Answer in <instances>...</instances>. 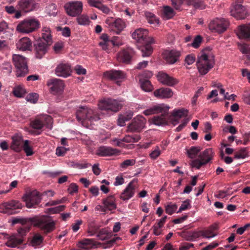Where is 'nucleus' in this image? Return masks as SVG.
<instances>
[{
  "label": "nucleus",
  "mask_w": 250,
  "mask_h": 250,
  "mask_svg": "<svg viewBox=\"0 0 250 250\" xmlns=\"http://www.w3.org/2000/svg\"><path fill=\"white\" fill-rule=\"evenodd\" d=\"M215 59L210 48L202 50L198 56L196 66L199 74L201 75L207 74L214 66Z\"/></svg>",
  "instance_id": "nucleus-1"
},
{
  "label": "nucleus",
  "mask_w": 250,
  "mask_h": 250,
  "mask_svg": "<svg viewBox=\"0 0 250 250\" xmlns=\"http://www.w3.org/2000/svg\"><path fill=\"white\" fill-rule=\"evenodd\" d=\"M124 105V101L111 98L104 99L98 104V107L101 110H104L108 113L118 112Z\"/></svg>",
  "instance_id": "nucleus-2"
},
{
  "label": "nucleus",
  "mask_w": 250,
  "mask_h": 250,
  "mask_svg": "<svg viewBox=\"0 0 250 250\" xmlns=\"http://www.w3.org/2000/svg\"><path fill=\"white\" fill-rule=\"evenodd\" d=\"M40 26L39 20L35 18H27L20 21L17 25L16 30L20 33L29 34L38 30Z\"/></svg>",
  "instance_id": "nucleus-3"
},
{
  "label": "nucleus",
  "mask_w": 250,
  "mask_h": 250,
  "mask_svg": "<svg viewBox=\"0 0 250 250\" xmlns=\"http://www.w3.org/2000/svg\"><path fill=\"white\" fill-rule=\"evenodd\" d=\"M31 221L34 226L46 233L51 232L55 229V222L46 216L32 218Z\"/></svg>",
  "instance_id": "nucleus-4"
},
{
  "label": "nucleus",
  "mask_w": 250,
  "mask_h": 250,
  "mask_svg": "<svg viewBox=\"0 0 250 250\" xmlns=\"http://www.w3.org/2000/svg\"><path fill=\"white\" fill-rule=\"evenodd\" d=\"M77 118L78 120L82 123L83 125L86 120L90 122L99 120L100 118L94 110L86 106H81L77 111Z\"/></svg>",
  "instance_id": "nucleus-5"
},
{
  "label": "nucleus",
  "mask_w": 250,
  "mask_h": 250,
  "mask_svg": "<svg viewBox=\"0 0 250 250\" xmlns=\"http://www.w3.org/2000/svg\"><path fill=\"white\" fill-rule=\"evenodd\" d=\"M214 154L212 148H207L199 154L198 159L192 160L190 165L192 167L199 169L201 167L208 164L212 159Z\"/></svg>",
  "instance_id": "nucleus-6"
},
{
  "label": "nucleus",
  "mask_w": 250,
  "mask_h": 250,
  "mask_svg": "<svg viewBox=\"0 0 250 250\" xmlns=\"http://www.w3.org/2000/svg\"><path fill=\"white\" fill-rule=\"evenodd\" d=\"M12 61L16 69L17 77H24L28 72L26 58L20 55L14 54Z\"/></svg>",
  "instance_id": "nucleus-7"
},
{
  "label": "nucleus",
  "mask_w": 250,
  "mask_h": 250,
  "mask_svg": "<svg viewBox=\"0 0 250 250\" xmlns=\"http://www.w3.org/2000/svg\"><path fill=\"white\" fill-rule=\"evenodd\" d=\"M229 25L228 20L223 18H216L210 21L208 27L212 33L221 34L227 29Z\"/></svg>",
  "instance_id": "nucleus-8"
},
{
  "label": "nucleus",
  "mask_w": 250,
  "mask_h": 250,
  "mask_svg": "<svg viewBox=\"0 0 250 250\" xmlns=\"http://www.w3.org/2000/svg\"><path fill=\"white\" fill-rule=\"evenodd\" d=\"M22 199L28 208H35L42 200L41 195L36 190L26 192L22 196Z\"/></svg>",
  "instance_id": "nucleus-9"
},
{
  "label": "nucleus",
  "mask_w": 250,
  "mask_h": 250,
  "mask_svg": "<svg viewBox=\"0 0 250 250\" xmlns=\"http://www.w3.org/2000/svg\"><path fill=\"white\" fill-rule=\"evenodd\" d=\"M132 37L137 42L141 43H154L152 37L148 36V31L144 28H138L132 34Z\"/></svg>",
  "instance_id": "nucleus-10"
},
{
  "label": "nucleus",
  "mask_w": 250,
  "mask_h": 250,
  "mask_svg": "<svg viewBox=\"0 0 250 250\" xmlns=\"http://www.w3.org/2000/svg\"><path fill=\"white\" fill-rule=\"evenodd\" d=\"M4 239L6 241L5 243V246L11 248H19V246L21 245L24 239L21 237H19L18 234L16 233L7 234L2 233Z\"/></svg>",
  "instance_id": "nucleus-11"
},
{
  "label": "nucleus",
  "mask_w": 250,
  "mask_h": 250,
  "mask_svg": "<svg viewBox=\"0 0 250 250\" xmlns=\"http://www.w3.org/2000/svg\"><path fill=\"white\" fill-rule=\"evenodd\" d=\"M104 77L105 79L115 81L118 85H120V83L125 78L126 75L123 71L112 69L104 72Z\"/></svg>",
  "instance_id": "nucleus-12"
},
{
  "label": "nucleus",
  "mask_w": 250,
  "mask_h": 250,
  "mask_svg": "<svg viewBox=\"0 0 250 250\" xmlns=\"http://www.w3.org/2000/svg\"><path fill=\"white\" fill-rule=\"evenodd\" d=\"M53 123L52 118L48 115H43L33 121L31 125L33 128L41 129L44 125L47 128L51 129Z\"/></svg>",
  "instance_id": "nucleus-13"
},
{
  "label": "nucleus",
  "mask_w": 250,
  "mask_h": 250,
  "mask_svg": "<svg viewBox=\"0 0 250 250\" xmlns=\"http://www.w3.org/2000/svg\"><path fill=\"white\" fill-rule=\"evenodd\" d=\"M146 119L142 115H138L133 119L128 125L127 130L131 132H140L146 126Z\"/></svg>",
  "instance_id": "nucleus-14"
},
{
  "label": "nucleus",
  "mask_w": 250,
  "mask_h": 250,
  "mask_svg": "<svg viewBox=\"0 0 250 250\" xmlns=\"http://www.w3.org/2000/svg\"><path fill=\"white\" fill-rule=\"evenodd\" d=\"M83 7L82 2L79 0L69 2L64 6L67 14L73 17L80 15L82 12Z\"/></svg>",
  "instance_id": "nucleus-15"
},
{
  "label": "nucleus",
  "mask_w": 250,
  "mask_h": 250,
  "mask_svg": "<svg viewBox=\"0 0 250 250\" xmlns=\"http://www.w3.org/2000/svg\"><path fill=\"white\" fill-rule=\"evenodd\" d=\"M247 12L245 7L238 1L234 2L230 9V14L237 20H242L246 18Z\"/></svg>",
  "instance_id": "nucleus-16"
},
{
  "label": "nucleus",
  "mask_w": 250,
  "mask_h": 250,
  "mask_svg": "<svg viewBox=\"0 0 250 250\" xmlns=\"http://www.w3.org/2000/svg\"><path fill=\"white\" fill-rule=\"evenodd\" d=\"M47 85L49 86L51 93L54 95L62 93L64 87L63 81L58 79L49 80L47 82Z\"/></svg>",
  "instance_id": "nucleus-17"
},
{
  "label": "nucleus",
  "mask_w": 250,
  "mask_h": 250,
  "mask_svg": "<svg viewBox=\"0 0 250 250\" xmlns=\"http://www.w3.org/2000/svg\"><path fill=\"white\" fill-rule=\"evenodd\" d=\"M17 6L21 11L27 13L35 10L37 7V3L34 0H20Z\"/></svg>",
  "instance_id": "nucleus-18"
},
{
  "label": "nucleus",
  "mask_w": 250,
  "mask_h": 250,
  "mask_svg": "<svg viewBox=\"0 0 250 250\" xmlns=\"http://www.w3.org/2000/svg\"><path fill=\"white\" fill-rule=\"evenodd\" d=\"M169 108V107L168 105L164 104H156L144 110L143 113L146 116H149L160 112L166 113L168 111Z\"/></svg>",
  "instance_id": "nucleus-19"
},
{
  "label": "nucleus",
  "mask_w": 250,
  "mask_h": 250,
  "mask_svg": "<svg viewBox=\"0 0 250 250\" xmlns=\"http://www.w3.org/2000/svg\"><path fill=\"white\" fill-rule=\"evenodd\" d=\"M163 55V58L167 62L172 64L178 61L181 52L176 50H166Z\"/></svg>",
  "instance_id": "nucleus-20"
},
{
  "label": "nucleus",
  "mask_w": 250,
  "mask_h": 250,
  "mask_svg": "<svg viewBox=\"0 0 250 250\" xmlns=\"http://www.w3.org/2000/svg\"><path fill=\"white\" fill-rule=\"evenodd\" d=\"M134 54V52L131 48H127L119 52L117 54V59L120 62L129 63Z\"/></svg>",
  "instance_id": "nucleus-21"
},
{
  "label": "nucleus",
  "mask_w": 250,
  "mask_h": 250,
  "mask_svg": "<svg viewBox=\"0 0 250 250\" xmlns=\"http://www.w3.org/2000/svg\"><path fill=\"white\" fill-rule=\"evenodd\" d=\"M157 78L162 84L170 86H173L178 83L177 80L163 72L158 73Z\"/></svg>",
  "instance_id": "nucleus-22"
},
{
  "label": "nucleus",
  "mask_w": 250,
  "mask_h": 250,
  "mask_svg": "<svg viewBox=\"0 0 250 250\" xmlns=\"http://www.w3.org/2000/svg\"><path fill=\"white\" fill-rule=\"evenodd\" d=\"M136 188L134 181H131L121 193L120 198L124 201L129 200L134 196Z\"/></svg>",
  "instance_id": "nucleus-23"
},
{
  "label": "nucleus",
  "mask_w": 250,
  "mask_h": 250,
  "mask_svg": "<svg viewBox=\"0 0 250 250\" xmlns=\"http://www.w3.org/2000/svg\"><path fill=\"white\" fill-rule=\"evenodd\" d=\"M71 73V66L67 63H61L55 69V73L58 76L67 77Z\"/></svg>",
  "instance_id": "nucleus-24"
},
{
  "label": "nucleus",
  "mask_w": 250,
  "mask_h": 250,
  "mask_svg": "<svg viewBox=\"0 0 250 250\" xmlns=\"http://www.w3.org/2000/svg\"><path fill=\"white\" fill-rule=\"evenodd\" d=\"M3 206L5 209V212L10 214H15L17 212V209L22 208L21 204L18 201L12 200L3 204Z\"/></svg>",
  "instance_id": "nucleus-25"
},
{
  "label": "nucleus",
  "mask_w": 250,
  "mask_h": 250,
  "mask_svg": "<svg viewBox=\"0 0 250 250\" xmlns=\"http://www.w3.org/2000/svg\"><path fill=\"white\" fill-rule=\"evenodd\" d=\"M120 151L116 148L109 146H102L98 148L96 154L100 156H109L114 155H118Z\"/></svg>",
  "instance_id": "nucleus-26"
},
{
  "label": "nucleus",
  "mask_w": 250,
  "mask_h": 250,
  "mask_svg": "<svg viewBox=\"0 0 250 250\" xmlns=\"http://www.w3.org/2000/svg\"><path fill=\"white\" fill-rule=\"evenodd\" d=\"M237 35L240 39L250 41V24L240 26Z\"/></svg>",
  "instance_id": "nucleus-27"
},
{
  "label": "nucleus",
  "mask_w": 250,
  "mask_h": 250,
  "mask_svg": "<svg viewBox=\"0 0 250 250\" xmlns=\"http://www.w3.org/2000/svg\"><path fill=\"white\" fill-rule=\"evenodd\" d=\"M154 95L158 98L166 99L171 98L173 93L169 88H161L156 90L154 92Z\"/></svg>",
  "instance_id": "nucleus-28"
},
{
  "label": "nucleus",
  "mask_w": 250,
  "mask_h": 250,
  "mask_svg": "<svg viewBox=\"0 0 250 250\" xmlns=\"http://www.w3.org/2000/svg\"><path fill=\"white\" fill-rule=\"evenodd\" d=\"M111 29L119 34L126 26L125 22L121 19L118 18L109 24Z\"/></svg>",
  "instance_id": "nucleus-29"
},
{
  "label": "nucleus",
  "mask_w": 250,
  "mask_h": 250,
  "mask_svg": "<svg viewBox=\"0 0 250 250\" xmlns=\"http://www.w3.org/2000/svg\"><path fill=\"white\" fill-rule=\"evenodd\" d=\"M17 47L21 51L31 50L32 47V42L27 37L22 38L17 43Z\"/></svg>",
  "instance_id": "nucleus-30"
},
{
  "label": "nucleus",
  "mask_w": 250,
  "mask_h": 250,
  "mask_svg": "<svg viewBox=\"0 0 250 250\" xmlns=\"http://www.w3.org/2000/svg\"><path fill=\"white\" fill-rule=\"evenodd\" d=\"M160 113L162 114L161 115L153 117L150 120L151 122L158 126L166 125L167 124L168 111L166 113L160 112Z\"/></svg>",
  "instance_id": "nucleus-31"
},
{
  "label": "nucleus",
  "mask_w": 250,
  "mask_h": 250,
  "mask_svg": "<svg viewBox=\"0 0 250 250\" xmlns=\"http://www.w3.org/2000/svg\"><path fill=\"white\" fill-rule=\"evenodd\" d=\"M46 42L44 43L42 41H37L35 44V49L36 52V57L39 59L42 58L46 52Z\"/></svg>",
  "instance_id": "nucleus-32"
},
{
  "label": "nucleus",
  "mask_w": 250,
  "mask_h": 250,
  "mask_svg": "<svg viewBox=\"0 0 250 250\" xmlns=\"http://www.w3.org/2000/svg\"><path fill=\"white\" fill-rule=\"evenodd\" d=\"M23 139L21 136L16 135L12 137V144L11 147L15 151L19 152L21 151L23 144Z\"/></svg>",
  "instance_id": "nucleus-33"
},
{
  "label": "nucleus",
  "mask_w": 250,
  "mask_h": 250,
  "mask_svg": "<svg viewBox=\"0 0 250 250\" xmlns=\"http://www.w3.org/2000/svg\"><path fill=\"white\" fill-rule=\"evenodd\" d=\"M77 246L82 249L88 250L95 247L96 244L92 239H84L78 242Z\"/></svg>",
  "instance_id": "nucleus-34"
},
{
  "label": "nucleus",
  "mask_w": 250,
  "mask_h": 250,
  "mask_svg": "<svg viewBox=\"0 0 250 250\" xmlns=\"http://www.w3.org/2000/svg\"><path fill=\"white\" fill-rule=\"evenodd\" d=\"M42 38L46 43L50 44L52 42L51 30L49 27L43 26L42 29Z\"/></svg>",
  "instance_id": "nucleus-35"
},
{
  "label": "nucleus",
  "mask_w": 250,
  "mask_h": 250,
  "mask_svg": "<svg viewBox=\"0 0 250 250\" xmlns=\"http://www.w3.org/2000/svg\"><path fill=\"white\" fill-rule=\"evenodd\" d=\"M43 240V237L40 234H35L31 238L29 245L35 248L39 247L42 244Z\"/></svg>",
  "instance_id": "nucleus-36"
},
{
  "label": "nucleus",
  "mask_w": 250,
  "mask_h": 250,
  "mask_svg": "<svg viewBox=\"0 0 250 250\" xmlns=\"http://www.w3.org/2000/svg\"><path fill=\"white\" fill-rule=\"evenodd\" d=\"M103 203L104 208L109 210L115 209L117 207L115 200L113 197H109L106 199L104 200Z\"/></svg>",
  "instance_id": "nucleus-37"
},
{
  "label": "nucleus",
  "mask_w": 250,
  "mask_h": 250,
  "mask_svg": "<svg viewBox=\"0 0 250 250\" xmlns=\"http://www.w3.org/2000/svg\"><path fill=\"white\" fill-rule=\"evenodd\" d=\"M133 116V112L129 111L127 114H123L119 116L118 120V124L120 126H124L125 125V122L130 120Z\"/></svg>",
  "instance_id": "nucleus-38"
},
{
  "label": "nucleus",
  "mask_w": 250,
  "mask_h": 250,
  "mask_svg": "<svg viewBox=\"0 0 250 250\" xmlns=\"http://www.w3.org/2000/svg\"><path fill=\"white\" fill-rule=\"evenodd\" d=\"M26 93V91L23 85H19L14 87L13 93L15 96L19 98L23 97Z\"/></svg>",
  "instance_id": "nucleus-39"
},
{
  "label": "nucleus",
  "mask_w": 250,
  "mask_h": 250,
  "mask_svg": "<svg viewBox=\"0 0 250 250\" xmlns=\"http://www.w3.org/2000/svg\"><path fill=\"white\" fill-rule=\"evenodd\" d=\"M141 87L145 92H150L153 89V86L149 80H139Z\"/></svg>",
  "instance_id": "nucleus-40"
},
{
  "label": "nucleus",
  "mask_w": 250,
  "mask_h": 250,
  "mask_svg": "<svg viewBox=\"0 0 250 250\" xmlns=\"http://www.w3.org/2000/svg\"><path fill=\"white\" fill-rule=\"evenodd\" d=\"M152 43H144L145 45L141 49L143 57L149 56L153 52V48L151 45Z\"/></svg>",
  "instance_id": "nucleus-41"
},
{
  "label": "nucleus",
  "mask_w": 250,
  "mask_h": 250,
  "mask_svg": "<svg viewBox=\"0 0 250 250\" xmlns=\"http://www.w3.org/2000/svg\"><path fill=\"white\" fill-rule=\"evenodd\" d=\"M215 229V227L211 226L208 229L201 230V236L208 239L215 237L216 235V234L214 233L213 231Z\"/></svg>",
  "instance_id": "nucleus-42"
},
{
  "label": "nucleus",
  "mask_w": 250,
  "mask_h": 250,
  "mask_svg": "<svg viewBox=\"0 0 250 250\" xmlns=\"http://www.w3.org/2000/svg\"><path fill=\"white\" fill-rule=\"evenodd\" d=\"M188 114V111L187 109L182 108L178 110H174L172 113V115L174 118L179 119L182 117L187 116Z\"/></svg>",
  "instance_id": "nucleus-43"
},
{
  "label": "nucleus",
  "mask_w": 250,
  "mask_h": 250,
  "mask_svg": "<svg viewBox=\"0 0 250 250\" xmlns=\"http://www.w3.org/2000/svg\"><path fill=\"white\" fill-rule=\"evenodd\" d=\"M201 150V148L197 146H192L187 151L188 157L191 159H193L196 157Z\"/></svg>",
  "instance_id": "nucleus-44"
},
{
  "label": "nucleus",
  "mask_w": 250,
  "mask_h": 250,
  "mask_svg": "<svg viewBox=\"0 0 250 250\" xmlns=\"http://www.w3.org/2000/svg\"><path fill=\"white\" fill-rule=\"evenodd\" d=\"M141 139L140 135L135 134L133 135H126L123 138L124 142L126 143L138 142Z\"/></svg>",
  "instance_id": "nucleus-45"
},
{
  "label": "nucleus",
  "mask_w": 250,
  "mask_h": 250,
  "mask_svg": "<svg viewBox=\"0 0 250 250\" xmlns=\"http://www.w3.org/2000/svg\"><path fill=\"white\" fill-rule=\"evenodd\" d=\"M161 150L160 147L156 146L149 153V157L152 160H156L161 154Z\"/></svg>",
  "instance_id": "nucleus-46"
},
{
  "label": "nucleus",
  "mask_w": 250,
  "mask_h": 250,
  "mask_svg": "<svg viewBox=\"0 0 250 250\" xmlns=\"http://www.w3.org/2000/svg\"><path fill=\"white\" fill-rule=\"evenodd\" d=\"M201 231L189 232L187 234L186 239L188 241H194L201 236Z\"/></svg>",
  "instance_id": "nucleus-47"
},
{
  "label": "nucleus",
  "mask_w": 250,
  "mask_h": 250,
  "mask_svg": "<svg viewBox=\"0 0 250 250\" xmlns=\"http://www.w3.org/2000/svg\"><path fill=\"white\" fill-rule=\"evenodd\" d=\"M163 13L165 17L167 19L172 18L175 14L173 9L168 6L164 7Z\"/></svg>",
  "instance_id": "nucleus-48"
},
{
  "label": "nucleus",
  "mask_w": 250,
  "mask_h": 250,
  "mask_svg": "<svg viewBox=\"0 0 250 250\" xmlns=\"http://www.w3.org/2000/svg\"><path fill=\"white\" fill-rule=\"evenodd\" d=\"M29 143V141L26 140L24 141V144L22 146L23 149L27 156H31L34 153L33 149L30 146Z\"/></svg>",
  "instance_id": "nucleus-49"
},
{
  "label": "nucleus",
  "mask_w": 250,
  "mask_h": 250,
  "mask_svg": "<svg viewBox=\"0 0 250 250\" xmlns=\"http://www.w3.org/2000/svg\"><path fill=\"white\" fill-rule=\"evenodd\" d=\"M146 18L147 19L148 22L150 24H159V20L157 19L156 16L150 12H146L145 13Z\"/></svg>",
  "instance_id": "nucleus-50"
},
{
  "label": "nucleus",
  "mask_w": 250,
  "mask_h": 250,
  "mask_svg": "<svg viewBox=\"0 0 250 250\" xmlns=\"http://www.w3.org/2000/svg\"><path fill=\"white\" fill-rule=\"evenodd\" d=\"M177 208V206L171 203H168L165 207L166 212L169 215H172L174 213Z\"/></svg>",
  "instance_id": "nucleus-51"
},
{
  "label": "nucleus",
  "mask_w": 250,
  "mask_h": 250,
  "mask_svg": "<svg viewBox=\"0 0 250 250\" xmlns=\"http://www.w3.org/2000/svg\"><path fill=\"white\" fill-rule=\"evenodd\" d=\"M39 96L35 93H31L27 95L26 97V100L31 103H36L38 100Z\"/></svg>",
  "instance_id": "nucleus-52"
},
{
  "label": "nucleus",
  "mask_w": 250,
  "mask_h": 250,
  "mask_svg": "<svg viewBox=\"0 0 250 250\" xmlns=\"http://www.w3.org/2000/svg\"><path fill=\"white\" fill-rule=\"evenodd\" d=\"M153 76L151 71L146 70L138 75L139 80L142 79L143 80H148Z\"/></svg>",
  "instance_id": "nucleus-53"
},
{
  "label": "nucleus",
  "mask_w": 250,
  "mask_h": 250,
  "mask_svg": "<svg viewBox=\"0 0 250 250\" xmlns=\"http://www.w3.org/2000/svg\"><path fill=\"white\" fill-rule=\"evenodd\" d=\"M78 23L82 25H88L90 22L88 17L85 15H82L77 18Z\"/></svg>",
  "instance_id": "nucleus-54"
},
{
  "label": "nucleus",
  "mask_w": 250,
  "mask_h": 250,
  "mask_svg": "<svg viewBox=\"0 0 250 250\" xmlns=\"http://www.w3.org/2000/svg\"><path fill=\"white\" fill-rule=\"evenodd\" d=\"M239 49L240 51L245 55L248 53L250 52V47L245 43H238Z\"/></svg>",
  "instance_id": "nucleus-55"
},
{
  "label": "nucleus",
  "mask_w": 250,
  "mask_h": 250,
  "mask_svg": "<svg viewBox=\"0 0 250 250\" xmlns=\"http://www.w3.org/2000/svg\"><path fill=\"white\" fill-rule=\"evenodd\" d=\"M69 150V148H66L64 146H59L56 149V154L58 156H62L65 155L66 152Z\"/></svg>",
  "instance_id": "nucleus-56"
},
{
  "label": "nucleus",
  "mask_w": 250,
  "mask_h": 250,
  "mask_svg": "<svg viewBox=\"0 0 250 250\" xmlns=\"http://www.w3.org/2000/svg\"><path fill=\"white\" fill-rule=\"evenodd\" d=\"M29 228L27 227H22L18 229L17 233L16 234H18L19 237H21L24 239V237L26 235L27 232L29 231Z\"/></svg>",
  "instance_id": "nucleus-57"
},
{
  "label": "nucleus",
  "mask_w": 250,
  "mask_h": 250,
  "mask_svg": "<svg viewBox=\"0 0 250 250\" xmlns=\"http://www.w3.org/2000/svg\"><path fill=\"white\" fill-rule=\"evenodd\" d=\"M189 200H186L182 202L181 206H180L179 210L177 211V213H179L183 210H186L187 209L190 208V203Z\"/></svg>",
  "instance_id": "nucleus-58"
},
{
  "label": "nucleus",
  "mask_w": 250,
  "mask_h": 250,
  "mask_svg": "<svg viewBox=\"0 0 250 250\" xmlns=\"http://www.w3.org/2000/svg\"><path fill=\"white\" fill-rule=\"evenodd\" d=\"M202 41V38L201 36H197L193 40V42L191 43V45L195 48H197L199 47L201 42Z\"/></svg>",
  "instance_id": "nucleus-59"
},
{
  "label": "nucleus",
  "mask_w": 250,
  "mask_h": 250,
  "mask_svg": "<svg viewBox=\"0 0 250 250\" xmlns=\"http://www.w3.org/2000/svg\"><path fill=\"white\" fill-rule=\"evenodd\" d=\"M193 6L196 9H204L206 5L202 0H196Z\"/></svg>",
  "instance_id": "nucleus-60"
},
{
  "label": "nucleus",
  "mask_w": 250,
  "mask_h": 250,
  "mask_svg": "<svg viewBox=\"0 0 250 250\" xmlns=\"http://www.w3.org/2000/svg\"><path fill=\"white\" fill-rule=\"evenodd\" d=\"M195 60L196 57L194 54L187 55L185 59V62L188 65L192 64L195 62Z\"/></svg>",
  "instance_id": "nucleus-61"
},
{
  "label": "nucleus",
  "mask_w": 250,
  "mask_h": 250,
  "mask_svg": "<svg viewBox=\"0 0 250 250\" xmlns=\"http://www.w3.org/2000/svg\"><path fill=\"white\" fill-rule=\"evenodd\" d=\"M110 42L113 46H119L123 44L122 40L119 37H114L112 39L110 40Z\"/></svg>",
  "instance_id": "nucleus-62"
},
{
  "label": "nucleus",
  "mask_w": 250,
  "mask_h": 250,
  "mask_svg": "<svg viewBox=\"0 0 250 250\" xmlns=\"http://www.w3.org/2000/svg\"><path fill=\"white\" fill-rule=\"evenodd\" d=\"M135 164V160L134 159H127L124 161L121 165L122 168H126L128 166H133Z\"/></svg>",
  "instance_id": "nucleus-63"
},
{
  "label": "nucleus",
  "mask_w": 250,
  "mask_h": 250,
  "mask_svg": "<svg viewBox=\"0 0 250 250\" xmlns=\"http://www.w3.org/2000/svg\"><path fill=\"white\" fill-rule=\"evenodd\" d=\"M247 154L245 149H242L240 151L235 153V159H244L246 157Z\"/></svg>",
  "instance_id": "nucleus-64"
}]
</instances>
